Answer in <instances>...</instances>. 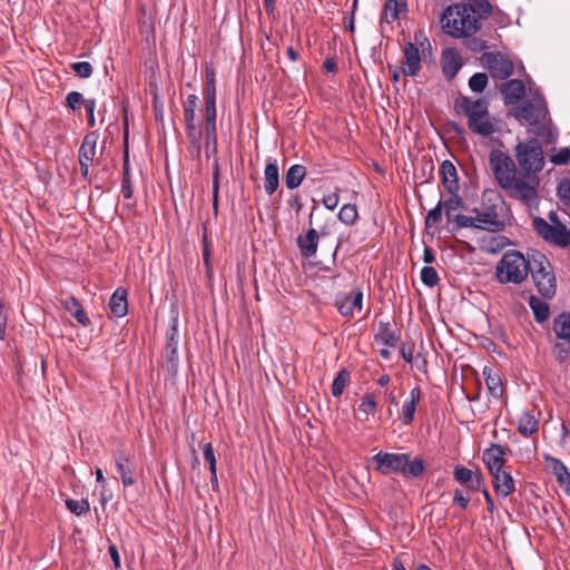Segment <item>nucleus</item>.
Returning <instances> with one entry per match:
<instances>
[{
  "label": "nucleus",
  "instance_id": "f257e3e1",
  "mask_svg": "<svg viewBox=\"0 0 570 570\" xmlns=\"http://www.w3.org/2000/svg\"><path fill=\"white\" fill-rule=\"evenodd\" d=\"M490 0H463L448 6L441 17L442 31L453 39L473 38L492 14Z\"/></svg>",
  "mask_w": 570,
  "mask_h": 570
},
{
  "label": "nucleus",
  "instance_id": "f03ea898",
  "mask_svg": "<svg viewBox=\"0 0 570 570\" xmlns=\"http://www.w3.org/2000/svg\"><path fill=\"white\" fill-rule=\"evenodd\" d=\"M489 164L499 186L512 198L531 206L538 202V193L533 191V179H524L517 170L513 159L500 149L489 155Z\"/></svg>",
  "mask_w": 570,
  "mask_h": 570
},
{
  "label": "nucleus",
  "instance_id": "7ed1b4c3",
  "mask_svg": "<svg viewBox=\"0 0 570 570\" xmlns=\"http://www.w3.org/2000/svg\"><path fill=\"white\" fill-rule=\"evenodd\" d=\"M512 115L520 124H528V131L544 144H552L558 139L559 132L552 125L546 100L540 95L513 107Z\"/></svg>",
  "mask_w": 570,
  "mask_h": 570
},
{
  "label": "nucleus",
  "instance_id": "20e7f679",
  "mask_svg": "<svg viewBox=\"0 0 570 570\" xmlns=\"http://www.w3.org/2000/svg\"><path fill=\"white\" fill-rule=\"evenodd\" d=\"M455 109L468 118V128L476 136L488 138L500 130V120L489 112L484 99L462 97L455 101Z\"/></svg>",
  "mask_w": 570,
  "mask_h": 570
},
{
  "label": "nucleus",
  "instance_id": "39448f33",
  "mask_svg": "<svg viewBox=\"0 0 570 570\" xmlns=\"http://www.w3.org/2000/svg\"><path fill=\"white\" fill-rule=\"evenodd\" d=\"M375 470L381 474L389 475L401 473L405 478H419L424 471V462L420 458L411 460L407 453L379 452L373 455Z\"/></svg>",
  "mask_w": 570,
  "mask_h": 570
},
{
  "label": "nucleus",
  "instance_id": "423d86ee",
  "mask_svg": "<svg viewBox=\"0 0 570 570\" xmlns=\"http://www.w3.org/2000/svg\"><path fill=\"white\" fill-rule=\"evenodd\" d=\"M515 158L524 179H533V191L539 185L538 174L544 167V156L540 142L532 138L519 141L515 146Z\"/></svg>",
  "mask_w": 570,
  "mask_h": 570
},
{
  "label": "nucleus",
  "instance_id": "0eeeda50",
  "mask_svg": "<svg viewBox=\"0 0 570 570\" xmlns=\"http://www.w3.org/2000/svg\"><path fill=\"white\" fill-rule=\"evenodd\" d=\"M531 268V256L525 258L518 250H508L497 265L495 275L500 283H522Z\"/></svg>",
  "mask_w": 570,
  "mask_h": 570
},
{
  "label": "nucleus",
  "instance_id": "6e6552de",
  "mask_svg": "<svg viewBox=\"0 0 570 570\" xmlns=\"http://www.w3.org/2000/svg\"><path fill=\"white\" fill-rule=\"evenodd\" d=\"M539 293L547 298L556 294L557 281L549 259L540 252L531 254V268L529 269Z\"/></svg>",
  "mask_w": 570,
  "mask_h": 570
},
{
  "label": "nucleus",
  "instance_id": "1a4fd4ad",
  "mask_svg": "<svg viewBox=\"0 0 570 570\" xmlns=\"http://www.w3.org/2000/svg\"><path fill=\"white\" fill-rule=\"evenodd\" d=\"M533 228L544 240L566 247L570 245V232L563 224L550 225L546 219L535 217Z\"/></svg>",
  "mask_w": 570,
  "mask_h": 570
},
{
  "label": "nucleus",
  "instance_id": "9d476101",
  "mask_svg": "<svg viewBox=\"0 0 570 570\" xmlns=\"http://www.w3.org/2000/svg\"><path fill=\"white\" fill-rule=\"evenodd\" d=\"M475 214L478 229H483L492 233L501 232L505 227V223L501 219L498 213L497 204H482V208H475L473 210Z\"/></svg>",
  "mask_w": 570,
  "mask_h": 570
},
{
  "label": "nucleus",
  "instance_id": "9b49d317",
  "mask_svg": "<svg viewBox=\"0 0 570 570\" xmlns=\"http://www.w3.org/2000/svg\"><path fill=\"white\" fill-rule=\"evenodd\" d=\"M481 62L493 78L507 79L513 72L511 60L499 52H484Z\"/></svg>",
  "mask_w": 570,
  "mask_h": 570
},
{
  "label": "nucleus",
  "instance_id": "f8f14e48",
  "mask_svg": "<svg viewBox=\"0 0 570 570\" xmlns=\"http://www.w3.org/2000/svg\"><path fill=\"white\" fill-rule=\"evenodd\" d=\"M114 460L117 472L120 474L124 487H131L136 484V463L134 461V458L124 450H117L114 453Z\"/></svg>",
  "mask_w": 570,
  "mask_h": 570
},
{
  "label": "nucleus",
  "instance_id": "ddd939ff",
  "mask_svg": "<svg viewBox=\"0 0 570 570\" xmlns=\"http://www.w3.org/2000/svg\"><path fill=\"white\" fill-rule=\"evenodd\" d=\"M98 132L91 131L87 134L79 147L78 157L80 170L83 177H87L89 174V167L92 164L96 153H97V141H98Z\"/></svg>",
  "mask_w": 570,
  "mask_h": 570
},
{
  "label": "nucleus",
  "instance_id": "4468645a",
  "mask_svg": "<svg viewBox=\"0 0 570 570\" xmlns=\"http://www.w3.org/2000/svg\"><path fill=\"white\" fill-rule=\"evenodd\" d=\"M363 304V293L361 291H353L352 293L337 297L336 306L341 315L351 317L355 312H361Z\"/></svg>",
  "mask_w": 570,
  "mask_h": 570
},
{
  "label": "nucleus",
  "instance_id": "2eb2a0df",
  "mask_svg": "<svg viewBox=\"0 0 570 570\" xmlns=\"http://www.w3.org/2000/svg\"><path fill=\"white\" fill-rule=\"evenodd\" d=\"M421 68V58L417 47L407 42L404 47V57L402 61V72L406 76L414 77Z\"/></svg>",
  "mask_w": 570,
  "mask_h": 570
},
{
  "label": "nucleus",
  "instance_id": "dca6fc26",
  "mask_svg": "<svg viewBox=\"0 0 570 570\" xmlns=\"http://www.w3.org/2000/svg\"><path fill=\"white\" fill-rule=\"evenodd\" d=\"M482 460L490 473L498 472L505 463V450L500 444H492L483 452Z\"/></svg>",
  "mask_w": 570,
  "mask_h": 570
},
{
  "label": "nucleus",
  "instance_id": "f3484780",
  "mask_svg": "<svg viewBox=\"0 0 570 570\" xmlns=\"http://www.w3.org/2000/svg\"><path fill=\"white\" fill-rule=\"evenodd\" d=\"M501 95L505 105H514L525 95V86L522 80L511 79L501 87Z\"/></svg>",
  "mask_w": 570,
  "mask_h": 570
},
{
  "label": "nucleus",
  "instance_id": "a211bd4d",
  "mask_svg": "<svg viewBox=\"0 0 570 570\" xmlns=\"http://www.w3.org/2000/svg\"><path fill=\"white\" fill-rule=\"evenodd\" d=\"M178 331L176 325L171 326L165 348L166 367L175 373L178 366Z\"/></svg>",
  "mask_w": 570,
  "mask_h": 570
},
{
  "label": "nucleus",
  "instance_id": "6ab92c4d",
  "mask_svg": "<svg viewBox=\"0 0 570 570\" xmlns=\"http://www.w3.org/2000/svg\"><path fill=\"white\" fill-rule=\"evenodd\" d=\"M490 474L492 475V483L494 490L499 495L507 498L508 495L514 492V481L510 473L501 469L498 472Z\"/></svg>",
  "mask_w": 570,
  "mask_h": 570
},
{
  "label": "nucleus",
  "instance_id": "aec40b11",
  "mask_svg": "<svg viewBox=\"0 0 570 570\" xmlns=\"http://www.w3.org/2000/svg\"><path fill=\"white\" fill-rule=\"evenodd\" d=\"M440 175L443 185L449 194L454 195L459 191V178L455 166L450 160H444L440 166Z\"/></svg>",
  "mask_w": 570,
  "mask_h": 570
},
{
  "label": "nucleus",
  "instance_id": "412c9836",
  "mask_svg": "<svg viewBox=\"0 0 570 570\" xmlns=\"http://www.w3.org/2000/svg\"><path fill=\"white\" fill-rule=\"evenodd\" d=\"M462 67V60L454 49H445L442 53V71L448 79L456 76Z\"/></svg>",
  "mask_w": 570,
  "mask_h": 570
},
{
  "label": "nucleus",
  "instance_id": "4be33fe9",
  "mask_svg": "<svg viewBox=\"0 0 570 570\" xmlns=\"http://www.w3.org/2000/svg\"><path fill=\"white\" fill-rule=\"evenodd\" d=\"M318 233L314 228H309L305 235H301L297 238V245L304 257L311 258L315 256L318 245Z\"/></svg>",
  "mask_w": 570,
  "mask_h": 570
},
{
  "label": "nucleus",
  "instance_id": "5701e85b",
  "mask_svg": "<svg viewBox=\"0 0 570 570\" xmlns=\"http://www.w3.org/2000/svg\"><path fill=\"white\" fill-rule=\"evenodd\" d=\"M407 12L406 0H387L384 4L382 21L392 23Z\"/></svg>",
  "mask_w": 570,
  "mask_h": 570
},
{
  "label": "nucleus",
  "instance_id": "b1692460",
  "mask_svg": "<svg viewBox=\"0 0 570 570\" xmlns=\"http://www.w3.org/2000/svg\"><path fill=\"white\" fill-rule=\"evenodd\" d=\"M264 188L267 195L272 196L276 189L278 188L279 184V170L277 166L276 159L269 158L266 163L265 170H264Z\"/></svg>",
  "mask_w": 570,
  "mask_h": 570
},
{
  "label": "nucleus",
  "instance_id": "393cba45",
  "mask_svg": "<svg viewBox=\"0 0 570 570\" xmlns=\"http://www.w3.org/2000/svg\"><path fill=\"white\" fill-rule=\"evenodd\" d=\"M547 461L550 462V468L552 469L554 475L557 476V481L559 485L563 489L566 494L570 497V472L567 466L558 459L554 458H546Z\"/></svg>",
  "mask_w": 570,
  "mask_h": 570
},
{
  "label": "nucleus",
  "instance_id": "a878e982",
  "mask_svg": "<svg viewBox=\"0 0 570 570\" xmlns=\"http://www.w3.org/2000/svg\"><path fill=\"white\" fill-rule=\"evenodd\" d=\"M454 479L458 482L465 484L472 491L479 490L481 484L480 475L462 465L455 466Z\"/></svg>",
  "mask_w": 570,
  "mask_h": 570
},
{
  "label": "nucleus",
  "instance_id": "bb28decb",
  "mask_svg": "<svg viewBox=\"0 0 570 570\" xmlns=\"http://www.w3.org/2000/svg\"><path fill=\"white\" fill-rule=\"evenodd\" d=\"M60 303L63 308L68 311L82 326H88L90 324L89 317L76 297L68 296L61 299Z\"/></svg>",
  "mask_w": 570,
  "mask_h": 570
},
{
  "label": "nucleus",
  "instance_id": "cd10ccee",
  "mask_svg": "<svg viewBox=\"0 0 570 570\" xmlns=\"http://www.w3.org/2000/svg\"><path fill=\"white\" fill-rule=\"evenodd\" d=\"M109 307L116 317H122L128 312L127 291L119 287L110 297Z\"/></svg>",
  "mask_w": 570,
  "mask_h": 570
},
{
  "label": "nucleus",
  "instance_id": "c85d7f7f",
  "mask_svg": "<svg viewBox=\"0 0 570 570\" xmlns=\"http://www.w3.org/2000/svg\"><path fill=\"white\" fill-rule=\"evenodd\" d=\"M421 400V390L419 387H414L410 392V400L405 401L402 406V416L401 420L403 424H410L415 414L416 404Z\"/></svg>",
  "mask_w": 570,
  "mask_h": 570
},
{
  "label": "nucleus",
  "instance_id": "c756f323",
  "mask_svg": "<svg viewBox=\"0 0 570 570\" xmlns=\"http://www.w3.org/2000/svg\"><path fill=\"white\" fill-rule=\"evenodd\" d=\"M483 376L490 394L494 399H500L503 395V385L501 377L491 367L483 368Z\"/></svg>",
  "mask_w": 570,
  "mask_h": 570
},
{
  "label": "nucleus",
  "instance_id": "7c9ffc66",
  "mask_svg": "<svg viewBox=\"0 0 570 570\" xmlns=\"http://www.w3.org/2000/svg\"><path fill=\"white\" fill-rule=\"evenodd\" d=\"M539 426V421L537 417L529 411L522 412L518 421V431L523 436H531L537 433Z\"/></svg>",
  "mask_w": 570,
  "mask_h": 570
},
{
  "label": "nucleus",
  "instance_id": "2f4dec72",
  "mask_svg": "<svg viewBox=\"0 0 570 570\" xmlns=\"http://www.w3.org/2000/svg\"><path fill=\"white\" fill-rule=\"evenodd\" d=\"M553 332L559 340L570 342V313H562L554 318Z\"/></svg>",
  "mask_w": 570,
  "mask_h": 570
},
{
  "label": "nucleus",
  "instance_id": "473e14b6",
  "mask_svg": "<svg viewBox=\"0 0 570 570\" xmlns=\"http://www.w3.org/2000/svg\"><path fill=\"white\" fill-rule=\"evenodd\" d=\"M306 175V169L303 165H293L285 174V185L288 189L297 188Z\"/></svg>",
  "mask_w": 570,
  "mask_h": 570
},
{
  "label": "nucleus",
  "instance_id": "72a5a7b5",
  "mask_svg": "<svg viewBox=\"0 0 570 570\" xmlns=\"http://www.w3.org/2000/svg\"><path fill=\"white\" fill-rule=\"evenodd\" d=\"M509 239L502 235H493L482 240L481 249L489 254H495L509 245Z\"/></svg>",
  "mask_w": 570,
  "mask_h": 570
},
{
  "label": "nucleus",
  "instance_id": "f704fd0d",
  "mask_svg": "<svg viewBox=\"0 0 570 570\" xmlns=\"http://www.w3.org/2000/svg\"><path fill=\"white\" fill-rule=\"evenodd\" d=\"M530 306L538 323H543L549 317V306L546 302L532 297Z\"/></svg>",
  "mask_w": 570,
  "mask_h": 570
},
{
  "label": "nucleus",
  "instance_id": "c9c22d12",
  "mask_svg": "<svg viewBox=\"0 0 570 570\" xmlns=\"http://www.w3.org/2000/svg\"><path fill=\"white\" fill-rule=\"evenodd\" d=\"M205 104H216V81L213 69L206 70Z\"/></svg>",
  "mask_w": 570,
  "mask_h": 570
},
{
  "label": "nucleus",
  "instance_id": "e433bc0d",
  "mask_svg": "<svg viewBox=\"0 0 570 570\" xmlns=\"http://www.w3.org/2000/svg\"><path fill=\"white\" fill-rule=\"evenodd\" d=\"M350 381V373L347 370H341L335 376L332 384V394L335 397H338L343 394L347 382Z\"/></svg>",
  "mask_w": 570,
  "mask_h": 570
},
{
  "label": "nucleus",
  "instance_id": "4c0bfd02",
  "mask_svg": "<svg viewBox=\"0 0 570 570\" xmlns=\"http://www.w3.org/2000/svg\"><path fill=\"white\" fill-rule=\"evenodd\" d=\"M357 216V208L354 204H345L338 212V219L345 225H353L356 222Z\"/></svg>",
  "mask_w": 570,
  "mask_h": 570
},
{
  "label": "nucleus",
  "instance_id": "58836bf2",
  "mask_svg": "<svg viewBox=\"0 0 570 570\" xmlns=\"http://www.w3.org/2000/svg\"><path fill=\"white\" fill-rule=\"evenodd\" d=\"M197 104L198 97L196 95L191 94L187 96L183 105L185 124H191L195 121Z\"/></svg>",
  "mask_w": 570,
  "mask_h": 570
},
{
  "label": "nucleus",
  "instance_id": "ea45409f",
  "mask_svg": "<svg viewBox=\"0 0 570 570\" xmlns=\"http://www.w3.org/2000/svg\"><path fill=\"white\" fill-rule=\"evenodd\" d=\"M376 409V402L374 400V395L371 393H366L362 396L361 403L358 405V411L364 415V420H368V416L374 413Z\"/></svg>",
  "mask_w": 570,
  "mask_h": 570
},
{
  "label": "nucleus",
  "instance_id": "a19ab883",
  "mask_svg": "<svg viewBox=\"0 0 570 570\" xmlns=\"http://www.w3.org/2000/svg\"><path fill=\"white\" fill-rule=\"evenodd\" d=\"M121 194L124 198L129 199L132 196V187H131V180H130V174H129V164H128V155L125 156L124 161V175H122V181H121Z\"/></svg>",
  "mask_w": 570,
  "mask_h": 570
},
{
  "label": "nucleus",
  "instance_id": "79ce46f5",
  "mask_svg": "<svg viewBox=\"0 0 570 570\" xmlns=\"http://www.w3.org/2000/svg\"><path fill=\"white\" fill-rule=\"evenodd\" d=\"M463 206V202L461 197L458 196V193L451 195V197L444 202H442V208L445 212L448 219H451L453 213Z\"/></svg>",
  "mask_w": 570,
  "mask_h": 570
},
{
  "label": "nucleus",
  "instance_id": "37998d69",
  "mask_svg": "<svg viewBox=\"0 0 570 570\" xmlns=\"http://www.w3.org/2000/svg\"><path fill=\"white\" fill-rule=\"evenodd\" d=\"M442 202H439L438 205L434 208H432L425 217L426 228L436 227L440 224L442 219Z\"/></svg>",
  "mask_w": 570,
  "mask_h": 570
},
{
  "label": "nucleus",
  "instance_id": "c03bdc74",
  "mask_svg": "<svg viewBox=\"0 0 570 570\" xmlns=\"http://www.w3.org/2000/svg\"><path fill=\"white\" fill-rule=\"evenodd\" d=\"M66 507L67 509L76 514V515H81L86 512L89 511V503L87 500H73V499H68L66 500Z\"/></svg>",
  "mask_w": 570,
  "mask_h": 570
},
{
  "label": "nucleus",
  "instance_id": "a18cd8bd",
  "mask_svg": "<svg viewBox=\"0 0 570 570\" xmlns=\"http://www.w3.org/2000/svg\"><path fill=\"white\" fill-rule=\"evenodd\" d=\"M570 160V148H553L550 154V161L554 165H566Z\"/></svg>",
  "mask_w": 570,
  "mask_h": 570
},
{
  "label": "nucleus",
  "instance_id": "49530a36",
  "mask_svg": "<svg viewBox=\"0 0 570 570\" xmlns=\"http://www.w3.org/2000/svg\"><path fill=\"white\" fill-rule=\"evenodd\" d=\"M488 85V76L483 72H476L469 79V87L474 92H482Z\"/></svg>",
  "mask_w": 570,
  "mask_h": 570
},
{
  "label": "nucleus",
  "instance_id": "de8ad7c7",
  "mask_svg": "<svg viewBox=\"0 0 570 570\" xmlns=\"http://www.w3.org/2000/svg\"><path fill=\"white\" fill-rule=\"evenodd\" d=\"M421 281L429 287H434L439 283V275L434 267L424 266L421 271Z\"/></svg>",
  "mask_w": 570,
  "mask_h": 570
},
{
  "label": "nucleus",
  "instance_id": "09e8293b",
  "mask_svg": "<svg viewBox=\"0 0 570 570\" xmlns=\"http://www.w3.org/2000/svg\"><path fill=\"white\" fill-rule=\"evenodd\" d=\"M205 148L207 156H209V153H216L217 149V128L205 127Z\"/></svg>",
  "mask_w": 570,
  "mask_h": 570
},
{
  "label": "nucleus",
  "instance_id": "8fccbe9b",
  "mask_svg": "<svg viewBox=\"0 0 570 570\" xmlns=\"http://www.w3.org/2000/svg\"><path fill=\"white\" fill-rule=\"evenodd\" d=\"M70 68L81 78H89L94 71L92 66L87 61L73 62Z\"/></svg>",
  "mask_w": 570,
  "mask_h": 570
},
{
  "label": "nucleus",
  "instance_id": "3c124183",
  "mask_svg": "<svg viewBox=\"0 0 570 570\" xmlns=\"http://www.w3.org/2000/svg\"><path fill=\"white\" fill-rule=\"evenodd\" d=\"M85 99L82 95L78 91H70L66 96V104L69 108H71L73 111H77L80 109L81 104L85 105Z\"/></svg>",
  "mask_w": 570,
  "mask_h": 570
},
{
  "label": "nucleus",
  "instance_id": "603ef678",
  "mask_svg": "<svg viewBox=\"0 0 570 570\" xmlns=\"http://www.w3.org/2000/svg\"><path fill=\"white\" fill-rule=\"evenodd\" d=\"M216 104H205V127H216Z\"/></svg>",
  "mask_w": 570,
  "mask_h": 570
},
{
  "label": "nucleus",
  "instance_id": "864d4df0",
  "mask_svg": "<svg viewBox=\"0 0 570 570\" xmlns=\"http://www.w3.org/2000/svg\"><path fill=\"white\" fill-rule=\"evenodd\" d=\"M558 196L561 202L570 207V179H563L558 186Z\"/></svg>",
  "mask_w": 570,
  "mask_h": 570
},
{
  "label": "nucleus",
  "instance_id": "5fc2aeb1",
  "mask_svg": "<svg viewBox=\"0 0 570 570\" xmlns=\"http://www.w3.org/2000/svg\"><path fill=\"white\" fill-rule=\"evenodd\" d=\"M454 220L460 228H478L475 216L460 214L454 217Z\"/></svg>",
  "mask_w": 570,
  "mask_h": 570
},
{
  "label": "nucleus",
  "instance_id": "6e6d98bb",
  "mask_svg": "<svg viewBox=\"0 0 570 570\" xmlns=\"http://www.w3.org/2000/svg\"><path fill=\"white\" fill-rule=\"evenodd\" d=\"M203 454H204L205 461L209 465V471L210 472H215V470H216V456H215V452H214V449H213L210 443H206L204 445Z\"/></svg>",
  "mask_w": 570,
  "mask_h": 570
},
{
  "label": "nucleus",
  "instance_id": "4d7b16f0",
  "mask_svg": "<svg viewBox=\"0 0 570 570\" xmlns=\"http://www.w3.org/2000/svg\"><path fill=\"white\" fill-rule=\"evenodd\" d=\"M569 346L570 342L562 341L560 343H556L553 353L560 362H563L568 357Z\"/></svg>",
  "mask_w": 570,
  "mask_h": 570
},
{
  "label": "nucleus",
  "instance_id": "13d9d810",
  "mask_svg": "<svg viewBox=\"0 0 570 570\" xmlns=\"http://www.w3.org/2000/svg\"><path fill=\"white\" fill-rule=\"evenodd\" d=\"M186 132L189 141L193 145H198L200 139V132L197 130V127L195 125V121L191 124H186Z\"/></svg>",
  "mask_w": 570,
  "mask_h": 570
},
{
  "label": "nucleus",
  "instance_id": "bf43d9fd",
  "mask_svg": "<svg viewBox=\"0 0 570 570\" xmlns=\"http://www.w3.org/2000/svg\"><path fill=\"white\" fill-rule=\"evenodd\" d=\"M218 191H219V171H218V168L216 167V169L214 171V178H213V207H214L215 212L217 210V206H218Z\"/></svg>",
  "mask_w": 570,
  "mask_h": 570
},
{
  "label": "nucleus",
  "instance_id": "052dcab7",
  "mask_svg": "<svg viewBox=\"0 0 570 570\" xmlns=\"http://www.w3.org/2000/svg\"><path fill=\"white\" fill-rule=\"evenodd\" d=\"M85 109H86L87 115H88V125L90 127H94L95 126L94 112H95V109H96V101H95V99H87L85 101Z\"/></svg>",
  "mask_w": 570,
  "mask_h": 570
},
{
  "label": "nucleus",
  "instance_id": "680f3d73",
  "mask_svg": "<svg viewBox=\"0 0 570 570\" xmlns=\"http://www.w3.org/2000/svg\"><path fill=\"white\" fill-rule=\"evenodd\" d=\"M338 202H340V197L336 193L328 194V195L324 196V198H323L324 206L330 210L335 209L338 205Z\"/></svg>",
  "mask_w": 570,
  "mask_h": 570
},
{
  "label": "nucleus",
  "instance_id": "e2e57ef3",
  "mask_svg": "<svg viewBox=\"0 0 570 570\" xmlns=\"http://www.w3.org/2000/svg\"><path fill=\"white\" fill-rule=\"evenodd\" d=\"M413 352H414L413 345L403 344L401 347L402 357L404 358V361L406 363L413 362V360H414Z\"/></svg>",
  "mask_w": 570,
  "mask_h": 570
},
{
  "label": "nucleus",
  "instance_id": "0e129e2a",
  "mask_svg": "<svg viewBox=\"0 0 570 570\" xmlns=\"http://www.w3.org/2000/svg\"><path fill=\"white\" fill-rule=\"evenodd\" d=\"M453 501L461 509H465L469 504L470 499L464 497L460 490H455Z\"/></svg>",
  "mask_w": 570,
  "mask_h": 570
},
{
  "label": "nucleus",
  "instance_id": "69168bd1",
  "mask_svg": "<svg viewBox=\"0 0 570 570\" xmlns=\"http://www.w3.org/2000/svg\"><path fill=\"white\" fill-rule=\"evenodd\" d=\"M109 556L116 569L120 568V556L115 544H110L108 548Z\"/></svg>",
  "mask_w": 570,
  "mask_h": 570
},
{
  "label": "nucleus",
  "instance_id": "338daca9",
  "mask_svg": "<svg viewBox=\"0 0 570 570\" xmlns=\"http://www.w3.org/2000/svg\"><path fill=\"white\" fill-rule=\"evenodd\" d=\"M7 327V315L3 312V305L0 302V340L4 338Z\"/></svg>",
  "mask_w": 570,
  "mask_h": 570
},
{
  "label": "nucleus",
  "instance_id": "774afa93",
  "mask_svg": "<svg viewBox=\"0 0 570 570\" xmlns=\"http://www.w3.org/2000/svg\"><path fill=\"white\" fill-rule=\"evenodd\" d=\"M423 261H424V263H426V264H431V263H433V262L435 261V256H434V254H433L432 248H430V247H425V248H424V252H423Z\"/></svg>",
  "mask_w": 570,
  "mask_h": 570
}]
</instances>
